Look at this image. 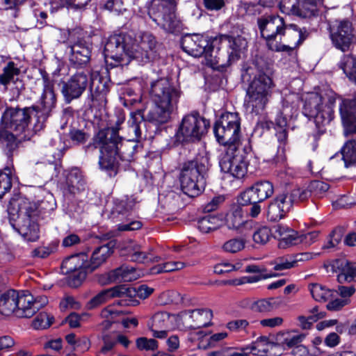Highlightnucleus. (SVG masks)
<instances>
[{
	"instance_id": "obj_41",
	"label": "nucleus",
	"mask_w": 356,
	"mask_h": 356,
	"mask_svg": "<svg viewBox=\"0 0 356 356\" xmlns=\"http://www.w3.org/2000/svg\"><path fill=\"white\" fill-rule=\"evenodd\" d=\"M122 298L138 297L140 299H145L153 292V289L146 285H141L137 288L127 287L124 285H120Z\"/></svg>"
},
{
	"instance_id": "obj_6",
	"label": "nucleus",
	"mask_w": 356,
	"mask_h": 356,
	"mask_svg": "<svg viewBox=\"0 0 356 356\" xmlns=\"http://www.w3.org/2000/svg\"><path fill=\"white\" fill-rule=\"evenodd\" d=\"M89 86L91 99L98 102L100 106L106 104V96L108 92L106 79L99 72L92 70L90 78L83 72H78L67 81L61 83V93L67 104L79 98Z\"/></svg>"
},
{
	"instance_id": "obj_27",
	"label": "nucleus",
	"mask_w": 356,
	"mask_h": 356,
	"mask_svg": "<svg viewBox=\"0 0 356 356\" xmlns=\"http://www.w3.org/2000/svg\"><path fill=\"white\" fill-rule=\"evenodd\" d=\"M287 108L288 107L283 108L282 111L277 115L275 124L273 122L268 120L261 121L258 124L259 127L267 130L274 127L276 131L275 135L280 143V145L278 147L279 149H284L287 139Z\"/></svg>"
},
{
	"instance_id": "obj_3",
	"label": "nucleus",
	"mask_w": 356,
	"mask_h": 356,
	"mask_svg": "<svg viewBox=\"0 0 356 356\" xmlns=\"http://www.w3.org/2000/svg\"><path fill=\"white\" fill-rule=\"evenodd\" d=\"M156 41L149 33H141L136 39L131 33L111 35L104 44L105 61L113 67L127 65L131 59L143 65L156 56Z\"/></svg>"
},
{
	"instance_id": "obj_25",
	"label": "nucleus",
	"mask_w": 356,
	"mask_h": 356,
	"mask_svg": "<svg viewBox=\"0 0 356 356\" xmlns=\"http://www.w3.org/2000/svg\"><path fill=\"white\" fill-rule=\"evenodd\" d=\"M70 61L76 67L86 65L90 60L92 45L82 39H78L70 47Z\"/></svg>"
},
{
	"instance_id": "obj_53",
	"label": "nucleus",
	"mask_w": 356,
	"mask_h": 356,
	"mask_svg": "<svg viewBox=\"0 0 356 356\" xmlns=\"http://www.w3.org/2000/svg\"><path fill=\"white\" fill-rule=\"evenodd\" d=\"M171 318L174 316H170L168 312H157L152 317V326L157 328L168 327Z\"/></svg>"
},
{
	"instance_id": "obj_21",
	"label": "nucleus",
	"mask_w": 356,
	"mask_h": 356,
	"mask_svg": "<svg viewBox=\"0 0 356 356\" xmlns=\"http://www.w3.org/2000/svg\"><path fill=\"white\" fill-rule=\"evenodd\" d=\"M36 207L34 204L24 202L19 207V215L26 216L24 222L17 229L18 232L29 241H35L38 238V225L31 219L35 214Z\"/></svg>"
},
{
	"instance_id": "obj_16",
	"label": "nucleus",
	"mask_w": 356,
	"mask_h": 356,
	"mask_svg": "<svg viewBox=\"0 0 356 356\" xmlns=\"http://www.w3.org/2000/svg\"><path fill=\"white\" fill-rule=\"evenodd\" d=\"M134 205V200L129 198L116 199L113 200V206L110 211L109 218L114 222L122 221L118 225L120 231H134L139 229L142 224L140 221L131 220L129 211Z\"/></svg>"
},
{
	"instance_id": "obj_31",
	"label": "nucleus",
	"mask_w": 356,
	"mask_h": 356,
	"mask_svg": "<svg viewBox=\"0 0 356 356\" xmlns=\"http://www.w3.org/2000/svg\"><path fill=\"white\" fill-rule=\"evenodd\" d=\"M303 337L293 332L283 333L278 336L277 344L282 346L284 349L293 348L292 353L296 354L297 352L306 351L305 347L299 346L302 341Z\"/></svg>"
},
{
	"instance_id": "obj_49",
	"label": "nucleus",
	"mask_w": 356,
	"mask_h": 356,
	"mask_svg": "<svg viewBox=\"0 0 356 356\" xmlns=\"http://www.w3.org/2000/svg\"><path fill=\"white\" fill-rule=\"evenodd\" d=\"M52 323V317L47 312H40L34 318L32 322V326L34 329H46Z\"/></svg>"
},
{
	"instance_id": "obj_12",
	"label": "nucleus",
	"mask_w": 356,
	"mask_h": 356,
	"mask_svg": "<svg viewBox=\"0 0 356 356\" xmlns=\"http://www.w3.org/2000/svg\"><path fill=\"white\" fill-rule=\"evenodd\" d=\"M183 50L193 57L204 56L207 65L212 68H218L220 61L219 47H213V39L207 40L200 34H186L181 38Z\"/></svg>"
},
{
	"instance_id": "obj_62",
	"label": "nucleus",
	"mask_w": 356,
	"mask_h": 356,
	"mask_svg": "<svg viewBox=\"0 0 356 356\" xmlns=\"http://www.w3.org/2000/svg\"><path fill=\"white\" fill-rule=\"evenodd\" d=\"M81 239L78 235L70 234L63 239L62 245L65 248H70L79 243Z\"/></svg>"
},
{
	"instance_id": "obj_51",
	"label": "nucleus",
	"mask_w": 356,
	"mask_h": 356,
	"mask_svg": "<svg viewBox=\"0 0 356 356\" xmlns=\"http://www.w3.org/2000/svg\"><path fill=\"white\" fill-rule=\"evenodd\" d=\"M272 236L269 227L264 226L257 229L252 235L253 241L258 244H266Z\"/></svg>"
},
{
	"instance_id": "obj_37",
	"label": "nucleus",
	"mask_w": 356,
	"mask_h": 356,
	"mask_svg": "<svg viewBox=\"0 0 356 356\" xmlns=\"http://www.w3.org/2000/svg\"><path fill=\"white\" fill-rule=\"evenodd\" d=\"M13 165L6 166L0 171V198H1L12 187L17 177L13 173Z\"/></svg>"
},
{
	"instance_id": "obj_55",
	"label": "nucleus",
	"mask_w": 356,
	"mask_h": 356,
	"mask_svg": "<svg viewBox=\"0 0 356 356\" xmlns=\"http://www.w3.org/2000/svg\"><path fill=\"white\" fill-rule=\"evenodd\" d=\"M136 343L137 348L140 350H155L158 348V343L154 339L140 337Z\"/></svg>"
},
{
	"instance_id": "obj_48",
	"label": "nucleus",
	"mask_w": 356,
	"mask_h": 356,
	"mask_svg": "<svg viewBox=\"0 0 356 356\" xmlns=\"http://www.w3.org/2000/svg\"><path fill=\"white\" fill-rule=\"evenodd\" d=\"M186 264L181 261H168L159 264L152 269V273H168L174 270H179L184 268Z\"/></svg>"
},
{
	"instance_id": "obj_19",
	"label": "nucleus",
	"mask_w": 356,
	"mask_h": 356,
	"mask_svg": "<svg viewBox=\"0 0 356 356\" xmlns=\"http://www.w3.org/2000/svg\"><path fill=\"white\" fill-rule=\"evenodd\" d=\"M323 0H281L280 10L282 13L301 17L314 16L318 12V5Z\"/></svg>"
},
{
	"instance_id": "obj_57",
	"label": "nucleus",
	"mask_w": 356,
	"mask_h": 356,
	"mask_svg": "<svg viewBox=\"0 0 356 356\" xmlns=\"http://www.w3.org/2000/svg\"><path fill=\"white\" fill-rule=\"evenodd\" d=\"M90 0H58V5L74 10L83 8Z\"/></svg>"
},
{
	"instance_id": "obj_58",
	"label": "nucleus",
	"mask_w": 356,
	"mask_h": 356,
	"mask_svg": "<svg viewBox=\"0 0 356 356\" xmlns=\"http://www.w3.org/2000/svg\"><path fill=\"white\" fill-rule=\"evenodd\" d=\"M60 306L62 309H79L81 307V304L74 297L67 296L60 302Z\"/></svg>"
},
{
	"instance_id": "obj_56",
	"label": "nucleus",
	"mask_w": 356,
	"mask_h": 356,
	"mask_svg": "<svg viewBox=\"0 0 356 356\" xmlns=\"http://www.w3.org/2000/svg\"><path fill=\"white\" fill-rule=\"evenodd\" d=\"M251 349L248 346L229 347L224 350L223 356H250Z\"/></svg>"
},
{
	"instance_id": "obj_34",
	"label": "nucleus",
	"mask_w": 356,
	"mask_h": 356,
	"mask_svg": "<svg viewBox=\"0 0 356 356\" xmlns=\"http://www.w3.org/2000/svg\"><path fill=\"white\" fill-rule=\"evenodd\" d=\"M113 253L112 248L108 245H102L96 248L89 261V271L92 272L95 269L103 264Z\"/></svg>"
},
{
	"instance_id": "obj_40",
	"label": "nucleus",
	"mask_w": 356,
	"mask_h": 356,
	"mask_svg": "<svg viewBox=\"0 0 356 356\" xmlns=\"http://www.w3.org/2000/svg\"><path fill=\"white\" fill-rule=\"evenodd\" d=\"M308 288L313 298L318 302H326L334 294V291L318 283L310 284Z\"/></svg>"
},
{
	"instance_id": "obj_5",
	"label": "nucleus",
	"mask_w": 356,
	"mask_h": 356,
	"mask_svg": "<svg viewBox=\"0 0 356 356\" xmlns=\"http://www.w3.org/2000/svg\"><path fill=\"white\" fill-rule=\"evenodd\" d=\"M262 38L273 51H291L305 39V33L296 24H286L278 15H264L257 20Z\"/></svg>"
},
{
	"instance_id": "obj_8",
	"label": "nucleus",
	"mask_w": 356,
	"mask_h": 356,
	"mask_svg": "<svg viewBox=\"0 0 356 356\" xmlns=\"http://www.w3.org/2000/svg\"><path fill=\"white\" fill-rule=\"evenodd\" d=\"M210 167L207 155L199 156L186 163L180 174V184L183 192L189 197L202 193L206 185V179Z\"/></svg>"
},
{
	"instance_id": "obj_9",
	"label": "nucleus",
	"mask_w": 356,
	"mask_h": 356,
	"mask_svg": "<svg viewBox=\"0 0 356 356\" xmlns=\"http://www.w3.org/2000/svg\"><path fill=\"white\" fill-rule=\"evenodd\" d=\"M341 118L346 136L353 135L348 140L340 152L346 168L356 163V99H343L339 106Z\"/></svg>"
},
{
	"instance_id": "obj_4",
	"label": "nucleus",
	"mask_w": 356,
	"mask_h": 356,
	"mask_svg": "<svg viewBox=\"0 0 356 356\" xmlns=\"http://www.w3.org/2000/svg\"><path fill=\"white\" fill-rule=\"evenodd\" d=\"M217 141L228 148L221 157L219 165L222 172L233 177L243 178L248 170V156L237 143L241 134V121L236 113H226L221 115L213 127Z\"/></svg>"
},
{
	"instance_id": "obj_17",
	"label": "nucleus",
	"mask_w": 356,
	"mask_h": 356,
	"mask_svg": "<svg viewBox=\"0 0 356 356\" xmlns=\"http://www.w3.org/2000/svg\"><path fill=\"white\" fill-rule=\"evenodd\" d=\"M227 47L228 59L224 63L220 58L218 68H225L229 65L232 63L237 60L244 53L247 48L248 42L246 40L241 36L232 37L227 35H220L213 38V47H219V44ZM219 55H220L219 54ZM221 57V56H220Z\"/></svg>"
},
{
	"instance_id": "obj_28",
	"label": "nucleus",
	"mask_w": 356,
	"mask_h": 356,
	"mask_svg": "<svg viewBox=\"0 0 356 356\" xmlns=\"http://www.w3.org/2000/svg\"><path fill=\"white\" fill-rule=\"evenodd\" d=\"M225 222L229 229H237L244 232L251 229L254 222L244 219L243 209L238 206H234L227 214Z\"/></svg>"
},
{
	"instance_id": "obj_61",
	"label": "nucleus",
	"mask_w": 356,
	"mask_h": 356,
	"mask_svg": "<svg viewBox=\"0 0 356 356\" xmlns=\"http://www.w3.org/2000/svg\"><path fill=\"white\" fill-rule=\"evenodd\" d=\"M205 8L209 10H219L225 6L224 0H203Z\"/></svg>"
},
{
	"instance_id": "obj_2",
	"label": "nucleus",
	"mask_w": 356,
	"mask_h": 356,
	"mask_svg": "<svg viewBox=\"0 0 356 356\" xmlns=\"http://www.w3.org/2000/svg\"><path fill=\"white\" fill-rule=\"evenodd\" d=\"M54 86L49 80H43V92L40 106L21 108H7L1 117L3 129L0 130V143L10 152L17 146V137L24 133L29 123H33L35 132L41 130L56 105Z\"/></svg>"
},
{
	"instance_id": "obj_39",
	"label": "nucleus",
	"mask_w": 356,
	"mask_h": 356,
	"mask_svg": "<svg viewBox=\"0 0 356 356\" xmlns=\"http://www.w3.org/2000/svg\"><path fill=\"white\" fill-rule=\"evenodd\" d=\"M337 280L339 283L356 282V264L341 261Z\"/></svg>"
},
{
	"instance_id": "obj_47",
	"label": "nucleus",
	"mask_w": 356,
	"mask_h": 356,
	"mask_svg": "<svg viewBox=\"0 0 356 356\" xmlns=\"http://www.w3.org/2000/svg\"><path fill=\"white\" fill-rule=\"evenodd\" d=\"M300 243H301L300 235L293 229L289 231L283 238L279 239V247L280 248H287Z\"/></svg>"
},
{
	"instance_id": "obj_64",
	"label": "nucleus",
	"mask_w": 356,
	"mask_h": 356,
	"mask_svg": "<svg viewBox=\"0 0 356 356\" xmlns=\"http://www.w3.org/2000/svg\"><path fill=\"white\" fill-rule=\"evenodd\" d=\"M348 303V301L347 300L337 298L334 300L330 301L327 305V308L328 310L337 311L341 309L345 305H346Z\"/></svg>"
},
{
	"instance_id": "obj_38",
	"label": "nucleus",
	"mask_w": 356,
	"mask_h": 356,
	"mask_svg": "<svg viewBox=\"0 0 356 356\" xmlns=\"http://www.w3.org/2000/svg\"><path fill=\"white\" fill-rule=\"evenodd\" d=\"M339 66L350 81L356 83V57L351 54L343 55Z\"/></svg>"
},
{
	"instance_id": "obj_24",
	"label": "nucleus",
	"mask_w": 356,
	"mask_h": 356,
	"mask_svg": "<svg viewBox=\"0 0 356 356\" xmlns=\"http://www.w3.org/2000/svg\"><path fill=\"white\" fill-rule=\"evenodd\" d=\"M180 316L184 323L191 328L196 329L209 325L213 314L209 309H197L182 312Z\"/></svg>"
},
{
	"instance_id": "obj_60",
	"label": "nucleus",
	"mask_w": 356,
	"mask_h": 356,
	"mask_svg": "<svg viewBox=\"0 0 356 356\" xmlns=\"http://www.w3.org/2000/svg\"><path fill=\"white\" fill-rule=\"evenodd\" d=\"M70 138L74 143H83L88 138V136L83 131L79 129H73L70 131Z\"/></svg>"
},
{
	"instance_id": "obj_18",
	"label": "nucleus",
	"mask_w": 356,
	"mask_h": 356,
	"mask_svg": "<svg viewBox=\"0 0 356 356\" xmlns=\"http://www.w3.org/2000/svg\"><path fill=\"white\" fill-rule=\"evenodd\" d=\"M48 302L46 296L35 298L29 291H17L16 316L31 318Z\"/></svg>"
},
{
	"instance_id": "obj_11",
	"label": "nucleus",
	"mask_w": 356,
	"mask_h": 356,
	"mask_svg": "<svg viewBox=\"0 0 356 356\" xmlns=\"http://www.w3.org/2000/svg\"><path fill=\"white\" fill-rule=\"evenodd\" d=\"M272 87L270 76L265 74L256 76L247 90L244 102L246 111L255 114L262 112L269 102Z\"/></svg>"
},
{
	"instance_id": "obj_36",
	"label": "nucleus",
	"mask_w": 356,
	"mask_h": 356,
	"mask_svg": "<svg viewBox=\"0 0 356 356\" xmlns=\"http://www.w3.org/2000/svg\"><path fill=\"white\" fill-rule=\"evenodd\" d=\"M281 304V301L277 298H270L266 299H260L251 302L250 307L254 312L260 313H268L277 309Z\"/></svg>"
},
{
	"instance_id": "obj_10",
	"label": "nucleus",
	"mask_w": 356,
	"mask_h": 356,
	"mask_svg": "<svg viewBox=\"0 0 356 356\" xmlns=\"http://www.w3.org/2000/svg\"><path fill=\"white\" fill-rule=\"evenodd\" d=\"M335 96L333 92L324 97L318 93H310L305 99L303 113L309 118H314L318 127L328 124L334 117Z\"/></svg>"
},
{
	"instance_id": "obj_46",
	"label": "nucleus",
	"mask_w": 356,
	"mask_h": 356,
	"mask_svg": "<svg viewBox=\"0 0 356 356\" xmlns=\"http://www.w3.org/2000/svg\"><path fill=\"white\" fill-rule=\"evenodd\" d=\"M245 242L243 238H233L225 242L222 248L226 252L236 253L244 249Z\"/></svg>"
},
{
	"instance_id": "obj_23",
	"label": "nucleus",
	"mask_w": 356,
	"mask_h": 356,
	"mask_svg": "<svg viewBox=\"0 0 356 356\" xmlns=\"http://www.w3.org/2000/svg\"><path fill=\"white\" fill-rule=\"evenodd\" d=\"M65 180L62 190L66 197L75 196L86 188V180L83 172L78 168H72L65 172Z\"/></svg>"
},
{
	"instance_id": "obj_13",
	"label": "nucleus",
	"mask_w": 356,
	"mask_h": 356,
	"mask_svg": "<svg viewBox=\"0 0 356 356\" xmlns=\"http://www.w3.org/2000/svg\"><path fill=\"white\" fill-rule=\"evenodd\" d=\"M175 0H153L148 8V15L167 32L179 28L180 22L175 15Z\"/></svg>"
},
{
	"instance_id": "obj_15",
	"label": "nucleus",
	"mask_w": 356,
	"mask_h": 356,
	"mask_svg": "<svg viewBox=\"0 0 356 356\" xmlns=\"http://www.w3.org/2000/svg\"><path fill=\"white\" fill-rule=\"evenodd\" d=\"M209 127V122L199 114L186 115L183 118L177 131V140L181 143L200 140Z\"/></svg>"
},
{
	"instance_id": "obj_35",
	"label": "nucleus",
	"mask_w": 356,
	"mask_h": 356,
	"mask_svg": "<svg viewBox=\"0 0 356 356\" xmlns=\"http://www.w3.org/2000/svg\"><path fill=\"white\" fill-rule=\"evenodd\" d=\"M223 224V219L220 216L207 215L200 218L197 222V227L202 233H209L216 230Z\"/></svg>"
},
{
	"instance_id": "obj_29",
	"label": "nucleus",
	"mask_w": 356,
	"mask_h": 356,
	"mask_svg": "<svg viewBox=\"0 0 356 356\" xmlns=\"http://www.w3.org/2000/svg\"><path fill=\"white\" fill-rule=\"evenodd\" d=\"M142 273L133 266L122 265L107 273L108 282H132L138 279Z\"/></svg>"
},
{
	"instance_id": "obj_52",
	"label": "nucleus",
	"mask_w": 356,
	"mask_h": 356,
	"mask_svg": "<svg viewBox=\"0 0 356 356\" xmlns=\"http://www.w3.org/2000/svg\"><path fill=\"white\" fill-rule=\"evenodd\" d=\"M131 250L129 252V255L131 261L140 263L152 261V257H149L145 251L140 250V248L137 245H131Z\"/></svg>"
},
{
	"instance_id": "obj_44",
	"label": "nucleus",
	"mask_w": 356,
	"mask_h": 356,
	"mask_svg": "<svg viewBox=\"0 0 356 356\" xmlns=\"http://www.w3.org/2000/svg\"><path fill=\"white\" fill-rule=\"evenodd\" d=\"M104 8L115 15H124L126 19L131 17L132 11L124 7L122 0H107Z\"/></svg>"
},
{
	"instance_id": "obj_45",
	"label": "nucleus",
	"mask_w": 356,
	"mask_h": 356,
	"mask_svg": "<svg viewBox=\"0 0 356 356\" xmlns=\"http://www.w3.org/2000/svg\"><path fill=\"white\" fill-rule=\"evenodd\" d=\"M19 69L15 66L13 62H9L3 70V73L0 75V84L7 86L14 79V76L18 75Z\"/></svg>"
},
{
	"instance_id": "obj_22",
	"label": "nucleus",
	"mask_w": 356,
	"mask_h": 356,
	"mask_svg": "<svg viewBox=\"0 0 356 356\" xmlns=\"http://www.w3.org/2000/svg\"><path fill=\"white\" fill-rule=\"evenodd\" d=\"M274 193L273 184L268 181H259L242 193L238 199L239 204L245 205L252 201H261L270 197Z\"/></svg>"
},
{
	"instance_id": "obj_59",
	"label": "nucleus",
	"mask_w": 356,
	"mask_h": 356,
	"mask_svg": "<svg viewBox=\"0 0 356 356\" xmlns=\"http://www.w3.org/2000/svg\"><path fill=\"white\" fill-rule=\"evenodd\" d=\"M283 323V318L280 316L264 318L259 321V325L264 327L274 328L280 326Z\"/></svg>"
},
{
	"instance_id": "obj_42",
	"label": "nucleus",
	"mask_w": 356,
	"mask_h": 356,
	"mask_svg": "<svg viewBox=\"0 0 356 356\" xmlns=\"http://www.w3.org/2000/svg\"><path fill=\"white\" fill-rule=\"evenodd\" d=\"M123 314L122 310H118L113 306H108L101 312V317L104 319L102 325L104 329H108L112 323L118 321L119 317Z\"/></svg>"
},
{
	"instance_id": "obj_26",
	"label": "nucleus",
	"mask_w": 356,
	"mask_h": 356,
	"mask_svg": "<svg viewBox=\"0 0 356 356\" xmlns=\"http://www.w3.org/2000/svg\"><path fill=\"white\" fill-rule=\"evenodd\" d=\"M292 207V200L288 193H282L276 196L269 204L267 209V218L270 221H277L283 218Z\"/></svg>"
},
{
	"instance_id": "obj_32",
	"label": "nucleus",
	"mask_w": 356,
	"mask_h": 356,
	"mask_svg": "<svg viewBox=\"0 0 356 356\" xmlns=\"http://www.w3.org/2000/svg\"><path fill=\"white\" fill-rule=\"evenodd\" d=\"M17 291L10 290L0 295V313L5 316H16Z\"/></svg>"
},
{
	"instance_id": "obj_20",
	"label": "nucleus",
	"mask_w": 356,
	"mask_h": 356,
	"mask_svg": "<svg viewBox=\"0 0 356 356\" xmlns=\"http://www.w3.org/2000/svg\"><path fill=\"white\" fill-rule=\"evenodd\" d=\"M330 38L334 46L342 51L350 49L355 39L354 29L348 20L337 22L330 28Z\"/></svg>"
},
{
	"instance_id": "obj_43",
	"label": "nucleus",
	"mask_w": 356,
	"mask_h": 356,
	"mask_svg": "<svg viewBox=\"0 0 356 356\" xmlns=\"http://www.w3.org/2000/svg\"><path fill=\"white\" fill-rule=\"evenodd\" d=\"M275 270H285L297 266L293 254H286L275 258L272 261Z\"/></svg>"
},
{
	"instance_id": "obj_50",
	"label": "nucleus",
	"mask_w": 356,
	"mask_h": 356,
	"mask_svg": "<svg viewBox=\"0 0 356 356\" xmlns=\"http://www.w3.org/2000/svg\"><path fill=\"white\" fill-rule=\"evenodd\" d=\"M312 196L309 185L307 188L294 189L288 194V197L292 200V204L298 201H305Z\"/></svg>"
},
{
	"instance_id": "obj_54",
	"label": "nucleus",
	"mask_w": 356,
	"mask_h": 356,
	"mask_svg": "<svg viewBox=\"0 0 356 356\" xmlns=\"http://www.w3.org/2000/svg\"><path fill=\"white\" fill-rule=\"evenodd\" d=\"M309 185L312 196L317 198L323 197L324 194L329 189V185L327 183L321 181H312Z\"/></svg>"
},
{
	"instance_id": "obj_14",
	"label": "nucleus",
	"mask_w": 356,
	"mask_h": 356,
	"mask_svg": "<svg viewBox=\"0 0 356 356\" xmlns=\"http://www.w3.org/2000/svg\"><path fill=\"white\" fill-rule=\"evenodd\" d=\"M89 257L86 253H79L66 258L62 263L63 273L69 274L68 283L72 287H78L85 280L89 271Z\"/></svg>"
},
{
	"instance_id": "obj_1",
	"label": "nucleus",
	"mask_w": 356,
	"mask_h": 356,
	"mask_svg": "<svg viewBox=\"0 0 356 356\" xmlns=\"http://www.w3.org/2000/svg\"><path fill=\"white\" fill-rule=\"evenodd\" d=\"M127 124L130 139L119 137L118 124L115 127L101 129L95 136L93 145L99 149V165L102 170H115L120 160L132 161L138 142L147 137L145 118L141 110L131 113Z\"/></svg>"
},
{
	"instance_id": "obj_33",
	"label": "nucleus",
	"mask_w": 356,
	"mask_h": 356,
	"mask_svg": "<svg viewBox=\"0 0 356 356\" xmlns=\"http://www.w3.org/2000/svg\"><path fill=\"white\" fill-rule=\"evenodd\" d=\"M116 297L122 298L120 286L102 291L88 302L87 307L90 309H94Z\"/></svg>"
},
{
	"instance_id": "obj_30",
	"label": "nucleus",
	"mask_w": 356,
	"mask_h": 356,
	"mask_svg": "<svg viewBox=\"0 0 356 356\" xmlns=\"http://www.w3.org/2000/svg\"><path fill=\"white\" fill-rule=\"evenodd\" d=\"M251 349V353L253 355L262 356L268 355L270 356H278L282 354L277 352L279 345L269 341L266 337H261L254 342L248 346Z\"/></svg>"
},
{
	"instance_id": "obj_63",
	"label": "nucleus",
	"mask_w": 356,
	"mask_h": 356,
	"mask_svg": "<svg viewBox=\"0 0 356 356\" xmlns=\"http://www.w3.org/2000/svg\"><path fill=\"white\" fill-rule=\"evenodd\" d=\"M341 241V236L339 234L336 232H332L328 236L327 241L323 245L324 249H330L335 247Z\"/></svg>"
},
{
	"instance_id": "obj_7",
	"label": "nucleus",
	"mask_w": 356,
	"mask_h": 356,
	"mask_svg": "<svg viewBox=\"0 0 356 356\" xmlns=\"http://www.w3.org/2000/svg\"><path fill=\"white\" fill-rule=\"evenodd\" d=\"M149 93L154 106L147 113L146 120L156 125L168 122L177 110L180 90L168 80L161 79L152 83Z\"/></svg>"
}]
</instances>
